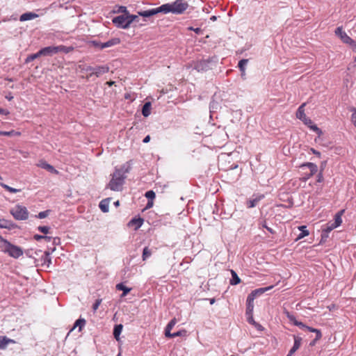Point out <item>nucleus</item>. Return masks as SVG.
I'll return each instance as SVG.
<instances>
[{
  "label": "nucleus",
  "instance_id": "nucleus-31",
  "mask_svg": "<svg viewBox=\"0 0 356 356\" xmlns=\"http://www.w3.org/2000/svg\"><path fill=\"white\" fill-rule=\"evenodd\" d=\"M186 333H187V331L186 330H181L180 331H178V332H176L174 333H170V335H168L166 337L174 338L176 337H185V336H186Z\"/></svg>",
  "mask_w": 356,
  "mask_h": 356
},
{
  "label": "nucleus",
  "instance_id": "nucleus-20",
  "mask_svg": "<svg viewBox=\"0 0 356 356\" xmlns=\"http://www.w3.org/2000/svg\"><path fill=\"white\" fill-rule=\"evenodd\" d=\"M344 212H345V210L342 209L335 214L334 222H333L332 223H334V225H336L337 227H338L339 226H340L341 225V223H342L341 217L343 215Z\"/></svg>",
  "mask_w": 356,
  "mask_h": 356
},
{
  "label": "nucleus",
  "instance_id": "nucleus-25",
  "mask_svg": "<svg viewBox=\"0 0 356 356\" xmlns=\"http://www.w3.org/2000/svg\"><path fill=\"white\" fill-rule=\"evenodd\" d=\"M123 325L122 324L116 325L113 330V336L117 341L120 339V334L122 332Z\"/></svg>",
  "mask_w": 356,
  "mask_h": 356
},
{
  "label": "nucleus",
  "instance_id": "nucleus-30",
  "mask_svg": "<svg viewBox=\"0 0 356 356\" xmlns=\"http://www.w3.org/2000/svg\"><path fill=\"white\" fill-rule=\"evenodd\" d=\"M152 254V250L148 247H145L142 254L143 261H146L149 257H151Z\"/></svg>",
  "mask_w": 356,
  "mask_h": 356
},
{
  "label": "nucleus",
  "instance_id": "nucleus-58",
  "mask_svg": "<svg viewBox=\"0 0 356 356\" xmlns=\"http://www.w3.org/2000/svg\"><path fill=\"white\" fill-rule=\"evenodd\" d=\"M10 113L8 111L6 110V109H3V108H0V115H8Z\"/></svg>",
  "mask_w": 356,
  "mask_h": 356
},
{
  "label": "nucleus",
  "instance_id": "nucleus-32",
  "mask_svg": "<svg viewBox=\"0 0 356 356\" xmlns=\"http://www.w3.org/2000/svg\"><path fill=\"white\" fill-rule=\"evenodd\" d=\"M337 228V226L334 223L329 222L326 224L325 227L323 229V232L329 234L334 229Z\"/></svg>",
  "mask_w": 356,
  "mask_h": 356
},
{
  "label": "nucleus",
  "instance_id": "nucleus-43",
  "mask_svg": "<svg viewBox=\"0 0 356 356\" xmlns=\"http://www.w3.org/2000/svg\"><path fill=\"white\" fill-rule=\"evenodd\" d=\"M285 314H286V316H287V318H289V320L295 325L296 321H298L296 319V317L293 314H291L290 312H289L287 311L285 312Z\"/></svg>",
  "mask_w": 356,
  "mask_h": 356
},
{
  "label": "nucleus",
  "instance_id": "nucleus-36",
  "mask_svg": "<svg viewBox=\"0 0 356 356\" xmlns=\"http://www.w3.org/2000/svg\"><path fill=\"white\" fill-rule=\"evenodd\" d=\"M248 59H242L238 62V66L242 72V75H243L245 74V66L248 63Z\"/></svg>",
  "mask_w": 356,
  "mask_h": 356
},
{
  "label": "nucleus",
  "instance_id": "nucleus-24",
  "mask_svg": "<svg viewBox=\"0 0 356 356\" xmlns=\"http://www.w3.org/2000/svg\"><path fill=\"white\" fill-rule=\"evenodd\" d=\"M12 343H14V341L13 339H10L6 337L0 336V348H5L8 344Z\"/></svg>",
  "mask_w": 356,
  "mask_h": 356
},
{
  "label": "nucleus",
  "instance_id": "nucleus-29",
  "mask_svg": "<svg viewBox=\"0 0 356 356\" xmlns=\"http://www.w3.org/2000/svg\"><path fill=\"white\" fill-rule=\"evenodd\" d=\"M305 329L307 330L308 331L311 332H315L316 333L315 341H318V340L321 339V338L322 337V334H321V332L320 330H318V329H316V328H313V327H309V326H306Z\"/></svg>",
  "mask_w": 356,
  "mask_h": 356
},
{
  "label": "nucleus",
  "instance_id": "nucleus-9",
  "mask_svg": "<svg viewBox=\"0 0 356 356\" xmlns=\"http://www.w3.org/2000/svg\"><path fill=\"white\" fill-rule=\"evenodd\" d=\"M304 167H307L309 169V172L305 173V176L303 177L304 181H306L312 177L318 171V166L313 163L307 162L300 165V168Z\"/></svg>",
  "mask_w": 356,
  "mask_h": 356
},
{
  "label": "nucleus",
  "instance_id": "nucleus-2",
  "mask_svg": "<svg viewBox=\"0 0 356 356\" xmlns=\"http://www.w3.org/2000/svg\"><path fill=\"white\" fill-rule=\"evenodd\" d=\"M0 249L14 258H18L23 254V251L20 248L11 244L1 236H0Z\"/></svg>",
  "mask_w": 356,
  "mask_h": 356
},
{
  "label": "nucleus",
  "instance_id": "nucleus-54",
  "mask_svg": "<svg viewBox=\"0 0 356 356\" xmlns=\"http://www.w3.org/2000/svg\"><path fill=\"white\" fill-rule=\"evenodd\" d=\"M7 227L6 221L5 220L0 219V228H6Z\"/></svg>",
  "mask_w": 356,
  "mask_h": 356
},
{
  "label": "nucleus",
  "instance_id": "nucleus-23",
  "mask_svg": "<svg viewBox=\"0 0 356 356\" xmlns=\"http://www.w3.org/2000/svg\"><path fill=\"white\" fill-rule=\"evenodd\" d=\"M151 103L149 102H146L142 108V114L144 117H147L151 113Z\"/></svg>",
  "mask_w": 356,
  "mask_h": 356
},
{
  "label": "nucleus",
  "instance_id": "nucleus-22",
  "mask_svg": "<svg viewBox=\"0 0 356 356\" xmlns=\"http://www.w3.org/2000/svg\"><path fill=\"white\" fill-rule=\"evenodd\" d=\"M177 323V319L175 318H172L167 325L165 329V337L170 335V331L173 328V327Z\"/></svg>",
  "mask_w": 356,
  "mask_h": 356
},
{
  "label": "nucleus",
  "instance_id": "nucleus-40",
  "mask_svg": "<svg viewBox=\"0 0 356 356\" xmlns=\"http://www.w3.org/2000/svg\"><path fill=\"white\" fill-rule=\"evenodd\" d=\"M49 210L41 211L37 216H35V217L38 218H40V219H42V218L47 217L49 215Z\"/></svg>",
  "mask_w": 356,
  "mask_h": 356
},
{
  "label": "nucleus",
  "instance_id": "nucleus-55",
  "mask_svg": "<svg viewBox=\"0 0 356 356\" xmlns=\"http://www.w3.org/2000/svg\"><path fill=\"white\" fill-rule=\"evenodd\" d=\"M310 150H311V152H312L314 154L316 155L318 158H320V157H321V152H318V151L316 150V149H314V148H311V149H310Z\"/></svg>",
  "mask_w": 356,
  "mask_h": 356
},
{
  "label": "nucleus",
  "instance_id": "nucleus-37",
  "mask_svg": "<svg viewBox=\"0 0 356 356\" xmlns=\"http://www.w3.org/2000/svg\"><path fill=\"white\" fill-rule=\"evenodd\" d=\"M79 68L81 69V72H87L88 74L92 72L93 70V67L86 65H79Z\"/></svg>",
  "mask_w": 356,
  "mask_h": 356
},
{
  "label": "nucleus",
  "instance_id": "nucleus-48",
  "mask_svg": "<svg viewBox=\"0 0 356 356\" xmlns=\"http://www.w3.org/2000/svg\"><path fill=\"white\" fill-rule=\"evenodd\" d=\"M262 227L264 228H266L269 232H270L273 234L275 233V231L273 229H271L270 227H268L266 220H264L263 222Z\"/></svg>",
  "mask_w": 356,
  "mask_h": 356
},
{
  "label": "nucleus",
  "instance_id": "nucleus-5",
  "mask_svg": "<svg viewBox=\"0 0 356 356\" xmlns=\"http://www.w3.org/2000/svg\"><path fill=\"white\" fill-rule=\"evenodd\" d=\"M10 214L17 220H25L29 218V211L26 207L17 204L10 211Z\"/></svg>",
  "mask_w": 356,
  "mask_h": 356
},
{
  "label": "nucleus",
  "instance_id": "nucleus-3",
  "mask_svg": "<svg viewBox=\"0 0 356 356\" xmlns=\"http://www.w3.org/2000/svg\"><path fill=\"white\" fill-rule=\"evenodd\" d=\"M125 176L122 170H115L107 187L112 191H119L122 190Z\"/></svg>",
  "mask_w": 356,
  "mask_h": 356
},
{
  "label": "nucleus",
  "instance_id": "nucleus-17",
  "mask_svg": "<svg viewBox=\"0 0 356 356\" xmlns=\"http://www.w3.org/2000/svg\"><path fill=\"white\" fill-rule=\"evenodd\" d=\"M302 339L299 337L294 336V344L290 350L287 356H291L300 346Z\"/></svg>",
  "mask_w": 356,
  "mask_h": 356
},
{
  "label": "nucleus",
  "instance_id": "nucleus-4",
  "mask_svg": "<svg viewBox=\"0 0 356 356\" xmlns=\"http://www.w3.org/2000/svg\"><path fill=\"white\" fill-rule=\"evenodd\" d=\"M74 49L72 47H66L64 45L59 46H50L41 49L40 51V54L41 56H52L58 52H64L65 54L70 53Z\"/></svg>",
  "mask_w": 356,
  "mask_h": 356
},
{
  "label": "nucleus",
  "instance_id": "nucleus-33",
  "mask_svg": "<svg viewBox=\"0 0 356 356\" xmlns=\"http://www.w3.org/2000/svg\"><path fill=\"white\" fill-rule=\"evenodd\" d=\"M85 324H86V320L83 318H79L76 321L74 325L73 328L71 330V331L73 330L77 326L79 327V331H81L82 327L85 325Z\"/></svg>",
  "mask_w": 356,
  "mask_h": 356
},
{
  "label": "nucleus",
  "instance_id": "nucleus-27",
  "mask_svg": "<svg viewBox=\"0 0 356 356\" xmlns=\"http://www.w3.org/2000/svg\"><path fill=\"white\" fill-rule=\"evenodd\" d=\"M116 289L120 291H122L123 293L122 294V296H127V293H129L131 291L130 288L124 286L122 283L118 284L116 285Z\"/></svg>",
  "mask_w": 356,
  "mask_h": 356
},
{
  "label": "nucleus",
  "instance_id": "nucleus-49",
  "mask_svg": "<svg viewBox=\"0 0 356 356\" xmlns=\"http://www.w3.org/2000/svg\"><path fill=\"white\" fill-rule=\"evenodd\" d=\"M302 121L304 122L305 124L307 125L308 127H309L311 124H313L312 120L310 118H307V117H306Z\"/></svg>",
  "mask_w": 356,
  "mask_h": 356
},
{
  "label": "nucleus",
  "instance_id": "nucleus-59",
  "mask_svg": "<svg viewBox=\"0 0 356 356\" xmlns=\"http://www.w3.org/2000/svg\"><path fill=\"white\" fill-rule=\"evenodd\" d=\"M150 140V136L148 135L143 140L144 143H147Z\"/></svg>",
  "mask_w": 356,
  "mask_h": 356
},
{
  "label": "nucleus",
  "instance_id": "nucleus-38",
  "mask_svg": "<svg viewBox=\"0 0 356 356\" xmlns=\"http://www.w3.org/2000/svg\"><path fill=\"white\" fill-rule=\"evenodd\" d=\"M1 186L3 188H5L6 191H8V192L12 193H16L19 192L21 191L20 189H16V188H12L10 186H9L8 185L5 184L3 183H1Z\"/></svg>",
  "mask_w": 356,
  "mask_h": 356
},
{
  "label": "nucleus",
  "instance_id": "nucleus-57",
  "mask_svg": "<svg viewBox=\"0 0 356 356\" xmlns=\"http://www.w3.org/2000/svg\"><path fill=\"white\" fill-rule=\"evenodd\" d=\"M33 238H34L35 241H40V240L43 239V236H42V235H39V234H35V235L33 236Z\"/></svg>",
  "mask_w": 356,
  "mask_h": 356
},
{
  "label": "nucleus",
  "instance_id": "nucleus-46",
  "mask_svg": "<svg viewBox=\"0 0 356 356\" xmlns=\"http://www.w3.org/2000/svg\"><path fill=\"white\" fill-rule=\"evenodd\" d=\"M247 316H248V323H250V324H252V325H255L256 327H257V326H258V327H259V326L260 327V326H261L260 325L257 324V323L254 321V318H253V316H252V315H247Z\"/></svg>",
  "mask_w": 356,
  "mask_h": 356
},
{
  "label": "nucleus",
  "instance_id": "nucleus-50",
  "mask_svg": "<svg viewBox=\"0 0 356 356\" xmlns=\"http://www.w3.org/2000/svg\"><path fill=\"white\" fill-rule=\"evenodd\" d=\"M91 43L95 47H97V48H99L101 49V44H102L103 42H99L97 40H93L91 42Z\"/></svg>",
  "mask_w": 356,
  "mask_h": 356
},
{
  "label": "nucleus",
  "instance_id": "nucleus-53",
  "mask_svg": "<svg viewBox=\"0 0 356 356\" xmlns=\"http://www.w3.org/2000/svg\"><path fill=\"white\" fill-rule=\"evenodd\" d=\"M119 12L123 13L125 15H129L127 9V8L125 6H120L119 8Z\"/></svg>",
  "mask_w": 356,
  "mask_h": 356
},
{
  "label": "nucleus",
  "instance_id": "nucleus-42",
  "mask_svg": "<svg viewBox=\"0 0 356 356\" xmlns=\"http://www.w3.org/2000/svg\"><path fill=\"white\" fill-rule=\"evenodd\" d=\"M155 196V193L153 191H148L145 193V197L149 200L154 199Z\"/></svg>",
  "mask_w": 356,
  "mask_h": 356
},
{
  "label": "nucleus",
  "instance_id": "nucleus-47",
  "mask_svg": "<svg viewBox=\"0 0 356 356\" xmlns=\"http://www.w3.org/2000/svg\"><path fill=\"white\" fill-rule=\"evenodd\" d=\"M188 29L190 31H193L197 34L202 33V30L200 28H193V26H189Z\"/></svg>",
  "mask_w": 356,
  "mask_h": 356
},
{
  "label": "nucleus",
  "instance_id": "nucleus-6",
  "mask_svg": "<svg viewBox=\"0 0 356 356\" xmlns=\"http://www.w3.org/2000/svg\"><path fill=\"white\" fill-rule=\"evenodd\" d=\"M113 23L119 28L127 29L131 24V19L129 20L128 15H122L113 19Z\"/></svg>",
  "mask_w": 356,
  "mask_h": 356
},
{
  "label": "nucleus",
  "instance_id": "nucleus-51",
  "mask_svg": "<svg viewBox=\"0 0 356 356\" xmlns=\"http://www.w3.org/2000/svg\"><path fill=\"white\" fill-rule=\"evenodd\" d=\"M323 181V172L322 171H321L318 175H317V180L316 181L318 182V183H321Z\"/></svg>",
  "mask_w": 356,
  "mask_h": 356
},
{
  "label": "nucleus",
  "instance_id": "nucleus-10",
  "mask_svg": "<svg viewBox=\"0 0 356 356\" xmlns=\"http://www.w3.org/2000/svg\"><path fill=\"white\" fill-rule=\"evenodd\" d=\"M36 165L39 168H41L42 169H45L47 171L54 173V174H58V171L56 170L54 166L51 165L47 163L44 160L41 159L38 161V163L36 164Z\"/></svg>",
  "mask_w": 356,
  "mask_h": 356
},
{
  "label": "nucleus",
  "instance_id": "nucleus-64",
  "mask_svg": "<svg viewBox=\"0 0 356 356\" xmlns=\"http://www.w3.org/2000/svg\"><path fill=\"white\" fill-rule=\"evenodd\" d=\"M350 110L353 111V114L356 115V108L353 107Z\"/></svg>",
  "mask_w": 356,
  "mask_h": 356
},
{
  "label": "nucleus",
  "instance_id": "nucleus-12",
  "mask_svg": "<svg viewBox=\"0 0 356 356\" xmlns=\"http://www.w3.org/2000/svg\"><path fill=\"white\" fill-rule=\"evenodd\" d=\"M159 13H162V10H161V6L156 8L138 12V15L142 17H149Z\"/></svg>",
  "mask_w": 356,
  "mask_h": 356
},
{
  "label": "nucleus",
  "instance_id": "nucleus-61",
  "mask_svg": "<svg viewBox=\"0 0 356 356\" xmlns=\"http://www.w3.org/2000/svg\"><path fill=\"white\" fill-rule=\"evenodd\" d=\"M106 85H108V86H112L113 85L115 84V81H107L106 83Z\"/></svg>",
  "mask_w": 356,
  "mask_h": 356
},
{
  "label": "nucleus",
  "instance_id": "nucleus-63",
  "mask_svg": "<svg viewBox=\"0 0 356 356\" xmlns=\"http://www.w3.org/2000/svg\"><path fill=\"white\" fill-rule=\"evenodd\" d=\"M21 154L23 155L24 157L27 158L29 156V153L26 152H21Z\"/></svg>",
  "mask_w": 356,
  "mask_h": 356
},
{
  "label": "nucleus",
  "instance_id": "nucleus-8",
  "mask_svg": "<svg viewBox=\"0 0 356 356\" xmlns=\"http://www.w3.org/2000/svg\"><path fill=\"white\" fill-rule=\"evenodd\" d=\"M108 71H109V67L108 65H100V66L93 67L92 72H90V74H87L86 79H89L93 75H95L97 77H99L102 75L108 72Z\"/></svg>",
  "mask_w": 356,
  "mask_h": 356
},
{
  "label": "nucleus",
  "instance_id": "nucleus-35",
  "mask_svg": "<svg viewBox=\"0 0 356 356\" xmlns=\"http://www.w3.org/2000/svg\"><path fill=\"white\" fill-rule=\"evenodd\" d=\"M1 136H21V133L19 131H16L15 130H11L10 131H2Z\"/></svg>",
  "mask_w": 356,
  "mask_h": 356
},
{
  "label": "nucleus",
  "instance_id": "nucleus-16",
  "mask_svg": "<svg viewBox=\"0 0 356 356\" xmlns=\"http://www.w3.org/2000/svg\"><path fill=\"white\" fill-rule=\"evenodd\" d=\"M120 43V40L118 38H114L106 42H103L102 44H101V49H103L104 48L111 47L117 44H119Z\"/></svg>",
  "mask_w": 356,
  "mask_h": 356
},
{
  "label": "nucleus",
  "instance_id": "nucleus-21",
  "mask_svg": "<svg viewBox=\"0 0 356 356\" xmlns=\"http://www.w3.org/2000/svg\"><path fill=\"white\" fill-rule=\"evenodd\" d=\"M305 103H303L298 108L296 112V118L300 120L305 119L307 116L305 113L304 107L305 106Z\"/></svg>",
  "mask_w": 356,
  "mask_h": 356
},
{
  "label": "nucleus",
  "instance_id": "nucleus-44",
  "mask_svg": "<svg viewBox=\"0 0 356 356\" xmlns=\"http://www.w3.org/2000/svg\"><path fill=\"white\" fill-rule=\"evenodd\" d=\"M102 300L100 298L96 300L95 302L92 305V310L94 312H95L97 310V309L99 308V305L102 303Z\"/></svg>",
  "mask_w": 356,
  "mask_h": 356
},
{
  "label": "nucleus",
  "instance_id": "nucleus-11",
  "mask_svg": "<svg viewBox=\"0 0 356 356\" xmlns=\"http://www.w3.org/2000/svg\"><path fill=\"white\" fill-rule=\"evenodd\" d=\"M143 219L141 218H133L128 223V227H133L134 230L138 229L143 224Z\"/></svg>",
  "mask_w": 356,
  "mask_h": 356
},
{
  "label": "nucleus",
  "instance_id": "nucleus-13",
  "mask_svg": "<svg viewBox=\"0 0 356 356\" xmlns=\"http://www.w3.org/2000/svg\"><path fill=\"white\" fill-rule=\"evenodd\" d=\"M273 287H274V286L271 285V286H269L267 287L259 288V289L252 291L249 295L251 296L252 297H253L254 298H255L257 296H259L263 294L264 293H265L266 291H268L272 289Z\"/></svg>",
  "mask_w": 356,
  "mask_h": 356
},
{
  "label": "nucleus",
  "instance_id": "nucleus-19",
  "mask_svg": "<svg viewBox=\"0 0 356 356\" xmlns=\"http://www.w3.org/2000/svg\"><path fill=\"white\" fill-rule=\"evenodd\" d=\"M111 198H106L102 200L99 202V208L104 213H106L108 211L109 204H110Z\"/></svg>",
  "mask_w": 356,
  "mask_h": 356
},
{
  "label": "nucleus",
  "instance_id": "nucleus-7",
  "mask_svg": "<svg viewBox=\"0 0 356 356\" xmlns=\"http://www.w3.org/2000/svg\"><path fill=\"white\" fill-rule=\"evenodd\" d=\"M335 34L340 38L343 42L351 46H356V42L343 31L342 27L337 28L335 30Z\"/></svg>",
  "mask_w": 356,
  "mask_h": 356
},
{
  "label": "nucleus",
  "instance_id": "nucleus-28",
  "mask_svg": "<svg viewBox=\"0 0 356 356\" xmlns=\"http://www.w3.org/2000/svg\"><path fill=\"white\" fill-rule=\"evenodd\" d=\"M298 229L301 231V233L298 235L297 239H301L309 234V231L307 229V227L302 225L298 227Z\"/></svg>",
  "mask_w": 356,
  "mask_h": 356
},
{
  "label": "nucleus",
  "instance_id": "nucleus-41",
  "mask_svg": "<svg viewBox=\"0 0 356 356\" xmlns=\"http://www.w3.org/2000/svg\"><path fill=\"white\" fill-rule=\"evenodd\" d=\"M309 127L310 129L317 133L319 136L322 134V131L316 124H312Z\"/></svg>",
  "mask_w": 356,
  "mask_h": 356
},
{
  "label": "nucleus",
  "instance_id": "nucleus-15",
  "mask_svg": "<svg viewBox=\"0 0 356 356\" xmlns=\"http://www.w3.org/2000/svg\"><path fill=\"white\" fill-rule=\"evenodd\" d=\"M264 198V195H257L254 198L247 201V207L249 209L254 207L258 204V202Z\"/></svg>",
  "mask_w": 356,
  "mask_h": 356
},
{
  "label": "nucleus",
  "instance_id": "nucleus-45",
  "mask_svg": "<svg viewBox=\"0 0 356 356\" xmlns=\"http://www.w3.org/2000/svg\"><path fill=\"white\" fill-rule=\"evenodd\" d=\"M207 63V62H206L205 60H203V61H201V62H199L196 66H195V68L197 70H204V67H203V65H206Z\"/></svg>",
  "mask_w": 356,
  "mask_h": 356
},
{
  "label": "nucleus",
  "instance_id": "nucleus-60",
  "mask_svg": "<svg viewBox=\"0 0 356 356\" xmlns=\"http://www.w3.org/2000/svg\"><path fill=\"white\" fill-rule=\"evenodd\" d=\"M52 237L48 236H43V239H44L47 241H50L51 240Z\"/></svg>",
  "mask_w": 356,
  "mask_h": 356
},
{
  "label": "nucleus",
  "instance_id": "nucleus-14",
  "mask_svg": "<svg viewBox=\"0 0 356 356\" xmlns=\"http://www.w3.org/2000/svg\"><path fill=\"white\" fill-rule=\"evenodd\" d=\"M254 298L251 296L248 295L247 298V307H246V315H252L254 309Z\"/></svg>",
  "mask_w": 356,
  "mask_h": 356
},
{
  "label": "nucleus",
  "instance_id": "nucleus-62",
  "mask_svg": "<svg viewBox=\"0 0 356 356\" xmlns=\"http://www.w3.org/2000/svg\"><path fill=\"white\" fill-rule=\"evenodd\" d=\"M351 121H352L353 123L356 122V115L352 114V115H351Z\"/></svg>",
  "mask_w": 356,
  "mask_h": 356
},
{
  "label": "nucleus",
  "instance_id": "nucleus-34",
  "mask_svg": "<svg viewBox=\"0 0 356 356\" xmlns=\"http://www.w3.org/2000/svg\"><path fill=\"white\" fill-rule=\"evenodd\" d=\"M40 56H41V55L40 54V51H38L37 53L35 54H31L29 55L25 60V63H29L33 60H34L35 59L39 58Z\"/></svg>",
  "mask_w": 356,
  "mask_h": 356
},
{
  "label": "nucleus",
  "instance_id": "nucleus-1",
  "mask_svg": "<svg viewBox=\"0 0 356 356\" xmlns=\"http://www.w3.org/2000/svg\"><path fill=\"white\" fill-rule=\"evenodd\" d=\"M189 5L185 0H176L171 3H165L161 6V10L163 13H172L176 15H180L184 13Z\"/></svg>",
  "mask_w": 356,
  "mask_h": 356
},
{
  "label": "nucleus",
  "instance_id": "nucleus-26",
  "mask_svg": "<svg viewBox=\"0 0 356 356\" xmlns=\"http://www.w3.org/2000/svg\"><path fill=\"white\" fill-rule=\"evenodd\" d=\"M231 274H232V280H230V284L232 285H236L241 282V279L237 275L236 273L231 270Z\"/></svg>",
  "mask_w": 356,
  "mask_h": 356
},
{
  "label": "nucleus",
  "instance_id": "nucleus-56",
  "mask_svg": "<svg viewBox=\"0 0 356 356\" xmlns=\"http://www.w3.org/2000/svg\"><path fill=\"white\" fill-rule=\"evenodd\" d=\"M295 325L298 326L299 327H301V328H305L307 326L304 323H302V322H300V321H296Z\"/></svg>",
  "mask_w": 356,
  "mask_h": 356
},
{
  "label": "nucleus",
  "instance_id": "nucleus-39",
  "mask_svg": "<svg viewBox=\"0 0 356 356\" xmlns=\"http://www.w3.org/2000/svg\"><path fill=\"white\" fill-rule=\"evenodd\" d=\"M38 230L44 234H47L49 233L50 227L47 226H39Z\"/></svg>",
  "mask_w": 356,
  "mask_h": 356
},
{
  "label": "nucleus",
  "instance_id": "nucleus-18",
  "mask_svg": "<svg viewBox=\"0 0 356 356\" xmlns=\"http://www.w3.org/2000/svg\"><path fill=\"white\" fill-rule=\"evenodd\" d=\"M38 17H39V15L38 14L31 13V12H29V13H25L21 15L20 17H19V20L21 22H24V21L35 19Z\"/></svg>",
  "mask_w": 356,
  "mask_h": 356
},
{
  "label": "nucleus",
  "instance_id": "nucleus-52",
  "mask_svg": "<svg viewBox=\"0 0 356 356\" xmlns=\"http://www.w3.org/2000/svg\"><path fill=\"white\" fill-rule=\"evenodd\" d=\"M128 16H129V20L131 19V23L138 19V15L129 14Z\"/></svg>",
  "mask_w": 356,
  "mask_h": 356
}]
</instances>
